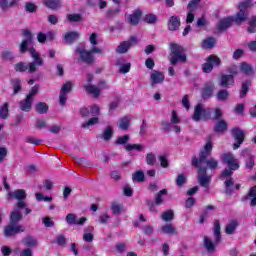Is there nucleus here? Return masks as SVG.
Returning a JSON list of instances; mask_svg holds the SVG:
<instances>
[{"label":"nucleus","mask_w":256,"mask_h":256,"mask_svg":"<svg viewBox=\"0 0 256 256\" xmlns=\"http://www.w3.org/2000/svg\"><path fill=\"white\" fill-rule=\"evenodd\" d=\"M222 163L227 165L228 169H224L222 171V174L220 176V179H226L225 181V188H226V195H231L233 193V189H235V185L233 184V178L231 176L233 175V171H237L239 169V161L235 158L231 152L224 153L221 157Z\"/></svg>","instance_id":"nucleus-1"},{"label":"nucleus","mask_w":256,"mask_h":256,"mask_svg":"<svg viewBox=\"0 0 256 256\" xmlns=\"http://www.w3.org/2000/svg\"><path fill=\"white\" fill-rule=\"evenodd\" d=\"M211 153H213V143L211 142V136H209L204 148L199 153V158H197V161L200 167L203 165V163H205L208 169L215 171V169L219 167V161H217L215 158L207 159L208 157H211Z\"/></svg>","instance_id":"nucleus-2"},{"label":"nucleus","mask_w":256,"mask_h":256,"mask_svg":"<svg viewBox=\"0 0 256 256\" xmlns=\"http://www.w3.org/2000/svg\"><path fill=\"white\" fill-rule=\"evenodd\" d=\"M170 65H177V63H187V54H185V48L179 44H170Z\"/></svg>","instance_id":"nucleus-3"},{"label":"nucleus","mask_w":256,"mask_h":256,"mask_svg":"<svg viewBox=\"0 0 256 256\" xmlns=\"http://www.w3.org/2000/svg\"><path fill=\"white\" fill-rule=\"evenodd\" d=\"M213 233L215 237L214 243L209 237L204 236V247L208 253H213V251H215V245L221 243V222H219V220L214 221Z\"/></svg>","instance_id":"nucleus-4"},{"label":"nucleus","mask_w":256,"mask_h":256,"mask_svg":"<svg viewBox=\"0 0 256 256\" xmlns=\"http://www.w3.org/2000/svg\"><path fill=\"white\" fill-rule=\"evenodd\" d=\"M251 0H245L240 3L238 9V13L235 16L232 17V21L236 25H241L242 23H245L247 21V17H249V8L251 7Z\"/></svg>","instance_id":"nucleus-5"},{"label":"nucleus","mask_w":256,"mask_h":256,"mask_svg":"<svg viewBox=\"0 0 256 256\" xmlns=\"http://www.w3.org/2000/svg\"><path fill=\"white\" fill-rule=\"evenodd\" d=\"M192 166L198 169V181L201 187H209L211 183V177L207 175V167L199 165V160L197 157L192 158Z\"/></svg>","instance_id":"nucleus-6"},{"label":"nucleus","mask_w":256,"mask_h":256,"mask_svg":"<svg viewBox=\"0 0 256 256\" xmlns=\"http://www.w3.org/2000/svg\"><path fill=\"white\" fill-rule=\"evenodd\" d=\"M29 54L33 59V62L29 63V73H37V71H39L38 67H43L45 61L41 58V54H39V52H37L33 47L29 48Z\"/></svg>","instance_id":"nucleus-7"},{"label":"nucleus","mask_w":256,"mask_h":256,"mask_svg":"<svg viewBox=\"0 0 256 256\" xmlns=\"http://www.w3.org/2000/svg\"><path fill=\"white\" fill-rule=\"evenodd\" d=\"M211 108H205L203 104H197L192 116L194 121H209L211 119Z\"/></svg>","instance_id":"nucleus-8"},{"label":"nucleus","mask_w":256,"mask_h":256,"mask_svg":"<svg viewBox=\"0 0 256 256\" xmlns=\"http://www.w3.org/2000/svg\"><path fill=\"white\" fill-rule=\"evenodd\" d=\"M90 114L92 115V118L82 123L83 129L93 127V125H97V123H99V115H101V108H99V106L97 105L90 107Z\"/></svg>","instance_id":"nucleus-9"},{"label":"nucleus","mask_w":256,"mask_h":256,"mask_svg":"<svg viewBox=\"0 0 256 256\" xmlns=\"http://www.w3.org/2000/svg\"><path fill=\"white\" fill-rule=\"evenodd\" d=\"M75 53H78L82 63H85L86 65L95 64V56H93L90 51L85 50V48L77 47Z\"/></svg>","instance_id":"nucleus-10"},{"label":"nucleus","mask_w":256,"mask_h":256,"mask_svg":"<svg viewBox=\"0 0 256 256\" xmlns=\"http://www.w3.org/2000/svg\"><path fill=\"white\" fill-rule=\"evenodd\" d=\"M19 233H25V226L21 224H8L4 227V236L15 237Z\"/></svg>","instance_id":"nucleus-11"},{"label":"nucleus","mask_w":256,"mask_h":256,"mask_svg":"<svg viewBox=\"0 0 256 256\" xmlns=\"http://www.w3.org/2000/svg\"><path fill=\"white\" fill-rule=\"evenodd\" d=\"M221 65V59L215 55H210L206 59V63L202 66V71L204 73H211L213 71V67H219Z\"/></svg>","instance_id":"nucleus-12"},{"label":"nucleus","mask_w":256,"mask_h":256,"mask_svg":"<svg viewBox=\"0 0 256 256\" xmlns=\"http://www.w3.org/2000/svg\"><path fill=\"white\" fill-rule=\"evenodd\" d=\"M232 137L235 139L236 143L233 144V149H239L241 147L243 141H245V132L239 128H233L232 131Z\"/></svg>","instance_id":"nucleus-13"},{"label":"nucleus","mask_w":256,"mask_h":256,"mask_svg":"<svg viewBox=\"0 0 256 256\" xmlns=\"http://www.w3.org/2000/svg\"><path fill=\"white\" fill-rule=\"evenodd\" d=\"M241 157H245V169L247 171H253V167H255V156L251 155L249 149H244L241 152Z\"/></svg>","instance_id":"nucleus-14"},{"label":"nucleus","mask_w":256,"mask_h":256,"mask_svg":"<svg viewBox=\"0 0 256 256\" xmlns=\"http://www.w3.org/2000/svg\"><path fill=\"white\" fill-rule=\"evenodd\" d=\"M72 89L73 84H71V82H67L62 86L59 95V103L62 107L67 103V93H71Z\"/></svg>","instance_id":"nucleus-15"},{"label":"nucleus","mask_w":256,"mask_h":256,"mask_svg":"<svg viewBox=\"0 0 256 256\" xmlns=\"http://www.w3.org/2000/svg\"><path fill=\"white\" fill-rule=\"evenodd\" d=\"M151 86L159 85L165 81V74L161 71L153 70L150 74Z\"/></svg>","instance_id":"nucleus-16"},{"label":"nucleus","mask_w":256,"mask_h":256,"mask_svg":"<svg viewBox=\"0 0 256 256\" xmlns=\"http://www.w3.org/2000/svg\"><path fill=\"white\" fill-rule=\"evenodd\" d=\"M213 91H215V84H213V82H207L202 88V99H210V97H213Z\"/></svg>","instance_id":"nucleus-17"},{"label":"nucleus","mask_w":256,"mask_h":256,"mask_svg":"<svg viewBox=\"0 0 256 256\" xmlns=\"http://www.w3.org/2000/svg\"><path fill=\"white\" fill-rule=\"evenodd\" d=\"M87 222V218L81 217L80 219H77V216L73 213L67 214L66 216V223L68 225H85Z\"/></svg>","instance_id":"nucleus-18"},{"label":"nucleus","mask_w":256,"mask_h":256,"mask_svg":"<svg viewBox=\"0 0 256 256\" xmlns=\"http://www.w3.org/2000/svg\"><path fill=\"white\" fill-rule=\"evenodd\" d=\"M7 199H17V201H25V199H27V193L23 189H18L14 192H9Z\"/></svg>","instance_id":"nucleus-19"},{"label":"nucleus","mask_w":256,"mask_h":256,"mask_svg":"<svg viewBox=\"0 0 256 256\" xmlns=\"http://www.w3.org/2000/svg\"><path fill=\"white\" fill-rule=\"evenodd\" d=\"M143 12L139 9L135 10L132 14L128 15L127 21L130 25H139V21H141V16Z\"/></svg>","instance_id":"nucleus-20"},{"label":"nucleus","mask_w":256,"mask_h":256,"mask_svg":"<svg viewBox=\"0 0 256 256\" xmlns=\"http://www.w3.org/2000/svg\"><path fill=\"white\" fill-rule=\"evenodd\" d=\"M181 27V19L177 15H173L168 20V29L169 31H177Z\"/></svg>","instance_id":"nucleus-21"},{"label":"nucleus","mask_w":256,"mask_h":256,"mask_svg":"<svg viewBox=\"0 0 256 256\" xmlns=\"http://www.w3.org/2000/svg\"><path fill=\"white\" fill-rule=\"evenodd\" d=\"M219 85L220 87L229 88L235 85V78L233 77V75H222Z\"/></svg>","instance_id":"nucleus-22"},{"label":"nucleus","mask_w":256,"mask_h":256,"mask_svg":"<svg viewBox=\"0 0 256 256\" xmlns=\"http://www.w3.org/2000/svg\"><path fill=\"white\" fill-rule=\"evenodd\" d=\"M43 6L51 9L52 11H57L61 9L62 2L61 0H43Z\"/></svg>","instance_id":"nucleus-23"},{"label":"nucleus","mask_w":256,"mask_h":256,"mask_svg":"<svg viewBox=\"0 0 256 256\" xmlns=\"http://www.w3.org/2000/svg\"><path fill=\"white\" fill-rule=\"evenodd\" d=\"M23 221V214L19 210H14L10 213V224L19 225Z\"/></svg>","instance_id":"nucleus-24"},{"label":"nucleus","mask_w":256,"mask_h":256,"mask_svg":"<svg viewBox=\"0 0 256 256\" xmlns=\"http://www.w3.org/2000/svg\"><path fill=\"white\" fill-rule=\"evenodd\" d=\"M237 227H239V221L235 219L230 220L225 227V233L227 235H234L235 231H237Z\"/></svg>","instance_id":"nucleus-25"},{"label":"nucleus","mask_w":256,"mask_h":256,"mask_svg":"<svg viewBox=\"0 0 256 256\" xmlns=\"http://www.w3.org/2000/svg\"><path fill=\"white\" fill-rule=\"evenodd\" d=\"M19 105H20L21 111L29 113V111H31L33 107V100L26 97L24 100H21L19 102Z\"/></svg>","instance_id":"nucleus-26"},{"label":"nucleus","mask_w":256,"mask_h":256,"mask_svg":"<svg viewBox=\"0 0 256 256\" xmlns=\"http://www.w3.org/2000/svg\"><path fill=\"white\" fill-rule=\"evenodd\" d=\"M239 69L241 73H244V75L251 76L253 75V66L247 62H241L239 65Z\"/></svg>","instance_id":"nucleus-27"},{"label":"nucleus","mask_w":256,"mask_h":256,"mask_svg":"<svg viewBox=\"0 0 256 256\" xmlns=\"http://www.w3.org/2000/svg\"><path fill=\"white\" fill-rule=\"evenodd\" d=\"M18 5V0H0V9H2V11H7L9 7H17Z\"/></svg>","instance_id":"nucleus-28"},{"label":"nucleus","mask_w":256,"mask_h":256,"mask_svg":"<svg viewBox=\"0 0 256 256\" xmlns=\"http://www.w3.org/2000/svg\"><path fill=\"white\" fill-rule=\"evenodd\" d=\"M234 23L233 18L230 16L228 18H224L220 21L218 29L219 31H225L231 27V24Z\"/></svg>","instance_id":"nucleus-29"},{"label":"nucleus","mask_w":256,"mask_h":256,"mask_svg":"<svg viewBox=\"0 0 256 256\" xmlns=\"http://www.w3.org/2000/svg\"><path fill=\"white\" fill-rule=\"evenodd\" d=\"M85 91L89 93L90 95H94L95 97H99L101 95V89H99L97 86L92 84H86L84 85Z\"/></svg>","instance_id":"nucleus-30"},{"label":"nucleus","mask_w":256,"mask_h":256,"mask_svg":"<svg viewBox=\"0 0 256 256\" xmlns=\"http://www.w3.org/2000/svg\"><path fill=\"white\" fill-rule=\"evenodd\" d=\"M77 39H79V33L78 32H68L64 36V41L68 45H72V43H75V41H77Z\"/></svg>","instance_id":"nucleus-31"},{"label":"nucleus","mask_w":256,"mask_h":256,"mask_svg":"<svg viewBox=\"0 0 256 256\" xmlns=\"http://www.w3.org/2000/svg\"><path fill=\"white\" fill-rule=\"evenodd\" d=\"M227 127H228L227 122L221 119L218 122H216L214 126V131L215 133H225V131H227Z\"/></svg>","instance_id":"nucleus-32"},{"label":"nucleus","mask_w":256,"mask_h":256,"mask_svg":"<svg viewBox=\"0 0 256 256\" xmlns=\"http://www.w3.org/2000/svg\"><path fill=\"white\" fill-rule=\"evenodd\" d=\"M131 49V42L130 41H124L121 42L118 47L116 48V53L123 54L127 53Z\"/></svg>","instance_id":"nucleus-33"},{"label":"nucleus","mask_w":256,"mask_h":256,"mask_svg":"<svg viewBox=\"0 0 256 256\" xmlns=\"http://www.w3.org/2000/svg\"><path fill=\"white\" fill-rule=\"evenodd\" d=\"M251 80H245L242 82L241 90H240V98L243 99L244 97L247 96V92L249 91V87L252 85Z\"/></svg>","instance_id":"nucleus-34"},{"label":"nucleus","mask_w":256,"mask_h":256,"mask_svg":"<svg viewBox=\"0 0 256 256\" xmlns=\"http://www.w3.org/2000/svg\"><path fill=\"white\" fill-rule=\"evenodd\" d=\"M10 83L13 88L12 95H17V93H21V79L19 78L11 79Z\"/></svg>","instance_id":"nucleus-35"},{"label":"nucleus","mask_w":256,"mask_h":256,"mask_svg":"<svg viewBox=\"0 0 256 256\" xmlns=\"http://www.w3.org/2000/svg\"><path fill=\"white\" fill-rule=\"evenodd\" d=\"M129 127H131V118L129 116L121 118L119 123V129H121L122 131H127Z\"/></svg>","instance_id":"nucleus-36"},{"label":"nucleus","mask_w":256,"mask_h":256,"mask_svg":"<svg viewBox=\"0 0 256 256\" xmlns=\"http://www.w3.org/2000/svg\"><path fill=\"white\" fill-rule=\"evenodd\" d=\"M133 183H143L145 181V172L142 170L136 171L132 174Z\"/></svg>","instance_id":"nucleus-37"},{"label":"nucleus","mask_w":256,"mask_h":256,"mask_svg":"<svg viewBox=\"0 0 256 256\" xmlns=\"http://www.w3.org/2000/svg\"><path fill=\"white\" fill-rule=\"evenodd\" d=\"M36 113H39V115H45L47 111H49V106L45 102H39L35 106Z\"/></svg>","instance_id":"nucleus-38"},{"label":"nucleus","mask_w":256,"mask_h":256,"mask_svg":"<svg viewBox=\"0 0 256 256\" xmlns=\"http://www.w3.org/2000/svg\"><path fill=\"white\" fill-rule=\"evenodd\" d=\"M14 71L17 73H25V71H28L29 73V63L25 62H18L14 65Z\"/></svg>","instance_id":"nucleus-39"},{"label":"nucleus","mask_w":256,"mask_h":256,"mask_svg":"<svg viewBox=\"0 0 256 256\" xmlns=\"http://www.w3.org/2000/svg\"><path fill=\"white\" fill-rule=\"evenodd\" d=\"M124 149H126V151L131 152V151H145V146H143V144H127L124 146Z\"/></svg>","instance_id":"nucleus-40"},{"label":"nucleus","mask_w":256,"mask_h":256,"mask_svg":"<svg viewBox=\"0 0 256 256\" xmlns=\"http://www.w3.org/2000/svg\"><path fill=\"white\" fill-rule=\"evenodd\" d=\"M245 199H250L251 207H256V186L252 187L245 197Z\"/></svg>","instance_id":"nucleus-41"},{"label":"nucleus","mask_w":256,"mask_h":256,"mask_svg":"<svg viewBox=\"0 0 256 256\" xmlns=\"http://www.w3.org/2000/svg\"><path fill=\"white\" fill-rule=\"evenodd\" d=\"M9 117V103H4L0 107V119H7Z\"/></svg>","instance_id":"nucleus-42"},{"label":"nucleus","mask_w":256,"mask_h":256,"mask_svg":"<svg viewBox=\"0 0 256 256\" xmlns=\"http://www.w3.org/2000/svg\"><path fill=\"white\" fill-rule=\"evenodd\" d=\"M161 231L166 235H175V226L173 224H166L161 227Z\"/></svg>","instance_id":"nucleus-43"},{"label":"nucleus","mask_w":256,"mask_h":256,"mask_svg":"<svg viewBox=\"0 0 256 256\" xmlns=\"http://www.w3.org/2000/svg\"><path fill=\"white\" fill-rule=\"evenodd\" d=\"M111 137H113V128L111 126H107L101 135V139L104 141H110Z\"/></svg>","instance_id":"nucleus-44"},{"label":"nucleus","mask_w":256,"mask_h":256,"mask_svg":"<svg viewBox=\"0 0 256 256\" xmlns=\"http://www.w3.org/2000/svg\"><path fill=\"white\" fill-rule=\"evenodd\" d=\"M163 195H167V189H162L155 195V205H163Z\"/></svg>","instance_id":"nucleus-45"},{"label":"nucleus","mask_w":256,"mask_h":256,"mask_svg":"<svg viewBox=\"0 0 256 256\" xmlns=\"http://www.w3.org/2000/svg\"><path fill=\"white\" fill-rule=\"evenodd\" d=\"M144 23H148V25H155L157 23V15L155 14H146L143 18Z\"/></svg>","instance_id":"nucleus-46"},{"label":"nucleus","mask_w":256,"mask_h":256,"mask_svg":"<svg viewBox=\"0 0 256 256\" xmlns=\"http://www.w3.org/2000/svg\"><path fill=\"white\" fill-rule=\"evenodd\" d=\"M216 99L217 101H227L229 99V91L225 89L218 91Z\"/></svg>","instance_id":"nucleus-47"},{"label":"nucleus","mask_w":256,"mask_h":256,"mask_svg":"<svg viewBox=\"0 0 256 256\" xmlns=\"http://www.w3.org/2000/svg\"><path fill=\"white\" fill-rule=\"evenodd\" d=\"M215 47V38H207L202 42V49H213Z\"/></svg>","instance_id":"nucleus-48"},{"label":"nucleus","mask_w":256,"mask_h":256,"mask_svg":"<svg viewBox=\"0 0 256 256\" xmlns=\"http://www.w3.org/2000/svg\"><path fill=\"white\" fill-rule=\"evenodd\" d=\"M161 219L166 222L173 221V219H175V213H173V210L165 211L162 213Z\"/></svg>","instance_id":"nucleus-49"},{"label":"nucleus","mask_w":256,"mask_h":256,"mask_svg":"<svg viewBox=\"0 0 256 256\" xmlns=\"http://www.w3.org/2000/svg\"><path fill=\"white\" fill-rule=\"evenodd\" d=\"M67 19L70 23H80L83 21V16L81 14H68Z\"/></svg>","instance_id":"nucleus-50"},{"label":"nucleus","mask_w":256,"mask_h":256,"mask_svg":"<svg viewBox=\"0 0 256 256\" xmlns=\"http://www.w3.org/2000/svg\"><path fill=\"white\" fill-rule=\"evenodd\" d=\"M1 58L4 59V61H13L15 55L10 50H4L1 52Z\"/></svg>","instance_id":"nucleus-51"},{"label":"nucleus","mask_w":256,"mask_h":256,"mask_svg":"<svg viewBox=\"0 0 256 256\" xmlns=\"http://www.w3.org/2000/svg\"><path fill=\"white\" fill-rule=\"evenodd\" d=\"M24 245L27 247H37V240L33 236H27L24 239Z\"/></svg>","instance_id":"nucleus-52"},{"label":"nucleus","mask_w":256,"mask_h":256,"mask_svg":"<svg viewBox=\"0 0 256 256\" xmlns=\"http://www.w3.org/2000/svg\"><path fill=\"white\" fill-rule=\"evenodd\" d=\"M24 9L27 13H36L37 12V5L32 2H26Z\"/></svg>","instance_id":"nucleus-53"},{"label":"nucleus","mask_w":256,"mask_h":256,"mask_svg":"<svg viewBox=\"0 0 256 256\" xmlns=\"http://www.w3.org/2000/svg\"><path fill=\"white\" fill-rule=\"evenodd\" d=\"M187 183V176L185 174H179L176 178V185L178 187H183Z\"/></svg>","instance_id":"nucleus-54"},{"label":"nucleus","mask_w":256,"mask_h":256,"mask_svg":"<svg viewBox=\"0 0 256 256\" xmlns=\"http://www.w3.org/2000/svg\"><path fill=\"white\" fill-rule=\"evenodd\" d=\"M38 93H39V86L35 85L34 87L31 88L26 98L33 101V99H35V95H37Z\"/></svg>","instance_id":"nucleus-55"},{"label":"nucleus","mask_w":256,"mask_h":256,"mask_svg":"<svg viewBox=\"0 0 256 256\" xmlns=\"http://www.w3.org/2000/svg\"><path fill=\"white\" fill-rule=\"evenodd\" d=\"M248 33H256V17H252L247 28Z\"/></svg>","instance_id":"nucleus-56"},{"label":"nucleus","mask_w":256,"mask_h":256,"mask_svg":"<svg viewBox=\"0 0 256 256\" xmlns=\"http://www.w3.org/2000/svg\"><path fill=\"white\" fill-rule=\"evenodd\" d=\"M221 117H223V110L220 108H216L214 110L213 116L210 119H212V121H219V119H221Z\"/></svg>","instance_id":"nucleus-57"},{"label":"nucleus","mask_w":256,"mask_h":256,"mask_svg":"<svg viewBox=\"0 0 256 256\" xmlns=\"http://www.w3.org/2000/svg\"><path fill=\"white\" fill-rule=\"evenodd\" d=\"M129 135H124L116 139V145H127L129 143Z\"/></svg>","instance_id":"nucleus-58"},{"label":"nucleus","mask_w":256,"mask_h":256,"mask_svg":"<svg viewBox=\"0 0 256 256\" xmlns=\"http://www.w3.org/2000/svg\"><path fill=\"white\" fill-rule=\"evenodd\" d=\"M26 143H30L32 145H41L43 143V140L35 138L33 136H28L26 138Z\"/></svg>","instance_id":"nucleus-59"},{"label":"nucleus","mask_w":256,"mask_h":256,"mask_svg":"<svg viewBox=\"0 0 256 256\" xmlns=\"http://www.w3.org/2000/svg\"><path fill=\"white\" fill-rule=\"evenodd\" d=\"M33 43L28 42L27 40H23L20 44V53H25L26 51L29 52V45H32Z\"/></svg>","instance_id":"nucleus-60"},{"label":"nucleus","mask_w":256,"mask_h":256,"mask_svg":"<svg viewBox=\"0 0 256 256\" xmlns=\"http://www.w3.org/2000/svg\"><path fill=\"white\" fill-rule=\"evenodd\" d=\"M156 161H157V157H155V154L148 153L146 155V163H147V165H155Z\"/></svg>","instance_id":"nucleus-61"},{"label":"nucleus","mask_w":256,"mask_h":256,"mask_svg":"<svg viewBox=\"0 0 256 256\" xmlns=\"http://www.w3.org/2000/svg\"><path fill=\"white\" fill-rule=\"evenodd\" d=\"M227 71L232 75V77H234V75H239V67H237V65H230L227 68Z\"/></svg>","instance_id":"nucleus-62"},{"label":"nucleus","mask_w":256,"mask_h":256,"mask_svg":"<svg viewBox=\"0 0 256 256\" xmlns=\"http://www.w3.org/2000/svg\"><path fill=\"white\" fill-rule=\"evenodd\" d=\"M24 41H28V43H33V34L29 30H23Z\"/></svg>","instance_id":"nucleus-63"},{"label":"nucleus","mask_w":256,"mask_h":256,"mask_svg":"<svg viewBox=\"0 0 256 256\" xmlns=\"http://www.w3.org/2000/svg\"><path fill=\"white\" fill-rule=\"evenodd\" d=\"M42 223L45 227H55V222L50 217H44Z\"/></svg>","instance_id":"nucleus-64"}]
</instances>
